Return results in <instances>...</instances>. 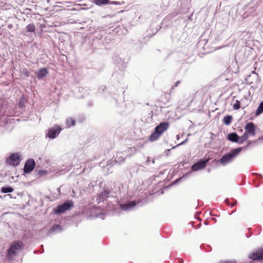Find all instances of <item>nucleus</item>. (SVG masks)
<instances>
[{
  "label": "nucleus",
  "instance_id": "bb28decb",
  "mask_svg": "<svg viewBox=\"0 0 263 263\" xmlns=\"http://www.w3.org/2000/svg\"><path fill=\"white\" fill-rule=\"evenodd\" d=\"M220 263H236V262L234 260H227L223 262H221Z\"/></svg>",
  "mask_w": 263,
  "mask_h": 263
},
{
  "label": "nucleus",
  "instance_id": "7c9ffc66",
  "mask_svg": "<svg viewBox=\"0 0 263 263\" xmlns=\"http://www.w3.org/2000/svg\"><path fill=\"white\" fill-rule=\"evenodd\" d=\"M225 202L226 203V204H227L228 205H230V202H229V200L228 199H227L225 200Z\"/></svg>",
  "mask_w": 263,
  "mask_h": 263
},
{
  "label": "nucleus",
  "instance_id": "dca6fc26",
  "mask_svg": "<svg viewBox=\"0 0 263 263\" xmlns=\"http://www.w3.org/2000/svg\"><path fill=\"white\" fill-rule=\"evenodd\" d=\"M94 4L99 6H103L108 4L109 0H93Z\"/></svg>",
  "mask_w": 263,
  "mask_h": 263
},
{
  "label": "nucleus",
  "instance_id": "f03ea898",
  "mask_svg": "<svg viewBox=\"0 0 263 263\" xmlns=\"http://www.w3.org/2000/svg\"><path fill=\"white\" fill-rule=\"evenodd\" d=\"M169 127V124L167 122H161L157 125L155 131L150 135L149 139L151 141H155L158 140L161 135Z\"/></svg>",
  "mask_w": 263,
  "mask_h": 263
},
{
  "label": "nucleus",
  "instance_id": "ddd939ff",
  "mask_svg": "<svg viewBox=\"0 0 263 263\" xmlns=\"http://www.w3.org/2000/svg\"><path fill=\"white\" fill-rule=\"evenodd\" d=\"M136 205L135 201H132L128 202L127 204H123L121 206L122 209L125 211H128L134 207Z\"/></svg>",
  "mask_w": 263,
  "mask_h": 263
},
{
  "label": "nucleus",
  "instance_id": "393cba45",
  "mask_svg": "<svg viewBox=\"0 0 263 263\" xmlns=\"http://www.w3.org/2000/svg\"><path fill=\"white\" fill-rule=\"evenodd\" d=\"M108 4L110 5H120L121 3L118 1H110L109 0Z\"/></svg>",
  "mask_w": 263,
  "mask_h": 263
},
{
  "label": "nucleus",
  "instance_id": "6ab92c4d",
  "mask_svg": "<svg viewBox=\"0 0 263 263\" xmlns=\"http://www.w3.org/2000/svg\"><path fill=\"white\" fill-rule=\"evenodd\" d=\"M249 138V136L247 135V134L244 133V134L241 137H239V141L238 143L242 144L246 141Z\"/></svg>",
  "mask_w": 263,
  "mask_h": 263
},
{
  "label": "nucleus",
  "instance_id": "20e7f679",
  "mask_svg": "<svg viewBox=\"0 0 263 263\" xmlns=\"http://www.w3.org/2000/svg\"><path fill=\"white\" fill-rule=\"evenodd\" d=\"M73 206V203L71 200H67L63 204L58 205L57 208L53 210V211L55 214L60 215L69 210Z\"/></svg>",
  "mask_w": 263,
  "mask_h": 263
},
{
  "label": "nucleus",
  "instance_id": "0eeeda50",
  "mask_svg": "<svg viewBox=\"0 0 263 263\" xmlns=\"http://www.w3.org/2000/svg\"><path fill=\"white\" fill-rule=\"evenodd\" d=\"M209 159H201L194 163L191 167L193 171H197L205 167Z\"/></svg>",
  "mask_w": 263,
  "mask_h": 263
},
{
  "label": "nucleus",
  "instance_id": "412c9836",
  "mask_svg": "<svg viewBox=\"0 0 263 263\" xmlns=\"http://www.w3.org/2000/svg\"><path fill=\"white\" fill-rule=\"evenodd\" d=\"M66 124L67 127H69L71 126H74L75 124V120L71 118H68L66 120Z\"/></svg>",
  "mask_w": 263,
  "mask_h": 263
},
{
  "label": "nucleus",
  "instance_id": "c756f323",
  "mask_svg": "<svg viewBox=\"0 0 263 263\" xmlns=\"http://www.w3.org/2000/svg\"><path fill=\"white\" fill-rule=\"evenodd\" d=\"M237 204V201L236 200L231 204V206H234Z\"/></svg>",
  "mask_w": 263,
  "mask_h": 263
},
{
  "label": "nucleus",
  "instance_id": "9b49d317",
  "mask_svg": "<svg viewBox=\"0 0 263 263\" xmlns=\"http://www.w3.org/2000/svg\"><path fill=\"white\" fill-rule=\"evenodd\" d=\"M111 193V191L109 190H104L103 192H101L99 196L97 198V202L98 203H100L101 202L104 201L106 200L108 197V195Z\"/></svg>",
  "mask_w": 263,
  "mask_h": 263
},
{
  "label": "nucleus",
  "instance_id": "f8f14e48",
  "mask_svg": "<svg viewBox=\"0 0 263 263\" xmlns=\"http://www.w3.org/2000/svg\"><path fill=\"white\" fill-rule=\"evenodd\" d=\"M48 73V71L46 68H43L36 72L35 74L38 79L41 80L45 77Z\"/></svg>",
  "mask_w": 263,
  "mask_h": 263
},
{
  "label": "nucleus",
  "instance_id": "c85d7f7f",
  "mask_svg": "<svg viewBox=\"0 0 263 263\" xmlns=\"http://www.w3.org/2000/svg\"><path fill=\"white\" fill-rule=\"evenodd\" d=\"M180 83V81H177L174 86H173L172 87V89H173L175 87H177L178 85Z\"/></svg>",
  "mask_w": 263,
  "mask_h": 263
},
{
  "label": "nucleus",
  "instance_id": "f257e3e1",
  "mask_svg": "<svg viewBox=\"0 0 263 263\" xmlns=\"http://www.w3.org/2000/svg\"><path fill=\"white\" fill-rule=\"evenodd\" d=\"M24 246L22 241L16 240L13 241L7 250L6 257L9 261H12L22 250Z\"/></svg>",
  "mask_w": 263,
  "mask_h": 263
},
{
  "label": "nucleus",
  "instance_id": "2eb2a0df",
  "mask_svg": "<svg viewBox=\"0 0 263 263\" xmlns=\"http://www.w3.org/2000/svg\"><path fill=\"white\" fill-rule=\"evenodd\" d=\"M63 231L62 227L60 224H54L50 228V232H61Z\"/></svg>",
  "mask_w": 263,
  "mask_h": 263
},
{
  "label": "nucleus",
  "instance_id": "cd10ccee",
  "mask_svg": "<svg viewBox=\"0 0 263 263\" xmlns=\"http://www.w3.org/2000/svg\"><path fill=\"white\" fill-rule=\"evenodd\" d=\"M251 144V142H249V143H248L247 145H246V146H243V147H240V148H241V150H242V149H243V150H246V149L248 148V146H249Z\"/></svg>",
  "mask_w": 263,
  "mask_h": 263
},
{
  "label": "nucleus",
  "instance_id": "5701e85b",
  "mask_svg": "<svg viewBox=\"0 0 263 263\" xmlns=\"http://www.w3.org/2000/svg\"><path fill=\"white\" fill-rule=\"evenodd\" d=\"M121 154V153L119 154L116 157L115 159V161L116 162L118 163H121L124 161L125 158H123L122 156H120V155Z\"/></svg>",
  "mask_w": 263,
  "mask_h": 263
},
{
  "label": "nucleus",
  "instance_id": "a878e982",
  "mask_svg": "<svg viewBox=\"0 0 263 263\" xmlns=\"http://www.w3.org/2000/svg\"><path fill=\"white\" fill-rule=\"evenodd\" d=\"M187 140H188V139H185L183 142H182L181 143H179V144H178L177 145H176V146H174V147H173V148H175L176 147L178 146H179V145H183V144H185V143L187 142Z\"/></svg>",
  "mask_w": 263,
  "mask_h": 263
},
{
  "label": "nucleus",
  "instance_id": "473e14b6",
  "mask_svg": "<svg viewBox=\"0 0 263 263\" xmlns=\"http://www.w3.org/2000/svg\"><path fill=\"white\" fill-rule=\"evenodd\" d=\"M212 220H214V221H216V219H215V218H212Z\"/></svg>",
  "mask_w": 263,
  "mask_h": 263
},
{
  "label": "nucleus",
  "instance_id": "1a4fd4ad",
  "mask_svg": "<svg viewBox=\"0 0 263 263\" xmlns=\"http://www.w3.org/2000/svg\"><path fill=\"white\" fill-rule=\"evenodd\" d=\"M245 134L248 136H254L255 135V126L253 122H248L245 126Z\"/></svg>",
  "mask_w": 263,
  "mask_h": 263
},
{
  "label": "nucleus",
  "instance_id": "2f4dec72",
  "mask_svg": "<svg viewBox=\"0 0 263 263\" xmlns=\"http://www.w3.org/2000/svg\"><path fill=\"white\" fill-rule=\"evenodd\" d=\"M170 149H167L165 152L166 153V155H168L169 152L170 151Z\"/></svg>",
  "mask_w": 263,
  "mask_h": 263
},
{
  "label": "nucleus",
  "instance_id": "a211bd4d",
  "mask_svg": "<svg viewBox=\"0 0 263 263\" xmlns=\"http://www.w3.org/2000/svg\"><path fill=\"white\" fill-rule=\"evenodd\" d=\"M263 112V101H262L258 106L255 112V116H258Z\"/></svg>",
  "mask_w": 263,
  "mask_h": 263
},
{
  "label": "nucleus",
  "instance_id": "72a5a7b5",
  "mask_svg": "<svg viewBox=\"0 0 263 263\" xmlns=\"http://www.w3.org/2000/svg\"><path fill=\"white\" fill-rule=\"evenodd\" d=\"M123 11H124V10H122V11H121L120 12H123Z\"/></svg>",
  "mask_w": 263,
  "mask_h": 263
},
{
  "label": "nucleus",
  "instance_id": "6e6552de",
  "mask_svg": "<svg viewBox=\"0 0 263 263\" xmlns=\"http://www.w3.org/2000/svg\"><path fill=\"white\" fill-rule=\"evenodd\" d=\"M35 165V163L33 159H28L25 163L23 168L24 172L25 173H29L34 169Z\"/></svg>",
  "mask_w": 263,
  "mask_h": 263
},
{
  "label": "nucleus",
  "instance_id": "4468645a",
  "mask_svg": "<svg viewBox=\"0 0 263 263\" xmlns=\"http://www.w3.org/2000/svg\"><path fill=\"white\" fill-rule=\"evenodd\" d=\"M228 139L232 142L238 143L239 136L235 133H232L228 135Z\"/></svg>",
  "mask_w": 263,
  "mask_h": 263
},
{
  "label": "nucleus",
  "instance_id": "7ed1b4c3",
  "mask_svg": "<svg viewBox=\"0 0 263 263\" xmlns=\"http://www.w3.org/2000/svg\"><path fill=\"white\" fill-rule=\"evenodd\" d=\"M241 151V148L232 149L230 152L225 154L220 158L219 159L220 163L223 165L230 163Z\"/></svg>",
  "mask_w": 263,
  "mask_h": 263
},
{
  "label": "nucleus",
  "instance_id": "423d86ee",
  "mask_svg": "<svg viewBox=\"0 0 263 263\" xmlns=\"http://www.w3.org/2000/svg\"><path fill=\"white\" fill-rule=\"evenodd\" d=\"M62 129L58 125H55L48 130L47 136L50 139H54L60 133Z\"/></svg>",
  "mask_w": 263,
  "mask_h": 263
},
{
  "label": "nucleus",
  "instance_id": "9d476101",
  "mask_svg": "<svg viewBox=\"0 0 263 263\" xmlns=\"http://www.w3.org/2000/svg\"><path fill=\"white\" fill-rule=\"evenodd\" d=\"M249 259L253 260H259L263 259V252L262 249H259L248 255Z\"/></svg>",
  "mask_w": 263,
  "mask_h": 263
},
{
  "label": "nucleus",
  "instance_id": "aec40b11",
  "mask_svg": "<svg viewBox=\"0 0 263 263\" xmlns=\"http://www.w3.org/2000/svg\"><path fill=\"white\" fill-rule=\"evenodd\" d=\"M232 120V116H227L224 117V118L223 119V122L226 125H229L231 123Z\"/></svg>",
  "mask_w": 263,
  "mask_h": 263
},
{
  "label": "nucleus",
  "instance_id": "39448f33",
  "mask_svg": "<svg viewBox=\"0 0 263 263\" xmlns=\"http://www.w3.org/2000/svg\"><path fill=\"white\" fill-rule=\"evenodd\" d=\"M7 162L10 165L17 166L20 163V155L18 153H12L7 160Z\"/></svg>",
  "mask_w": 263,
  "mask_h": 263
},
{
  "label": "nucleus",
  "instance_id": "f3484780",
  "mask_svg": "<svg viewBox=\"0 0 263 263\" xmlns=\"http://www.w3.org/2000/svg\"><path fill=\"white\" fill-rule=\"evenodd\" d=\"M13 191V189L9 186H3L1 188V192L4 193H11Z\"/></svg>",
  "mask_w": 263,
  "mask_h": 263
},
{
  "label": "nucleus",
  "instance_id": "4be33fe9",
  "mask_svg": "<svg viewBox=\"0 0 263 263\" xmlns=\"http://www.w3.org/2000/svg\"><path fill=\"white\" fill-rule=\"evenodd\" d=\"M27 31L32 32L35 31V27L33 24H29L26 27Z\"/></svg>",
  "mask_w": 263,
  "mask_h": 263
},
{
  "label": "nucleus",
  "instance_id": "b1692460",
  "mask_svg": "<svg viewBox=\"0 0 263 263\" xmlns=\"http://www.w3.org/2000/svg\"><path fill=\"white\" fill-rule=\"evenodd\" d=\"M233 108L235 110H238L240 108V102L238 100H236L235 103L233 104Z\"/></svg>",
  "mask_w": 263,
  "mask_h": 263
}]
</instances>
